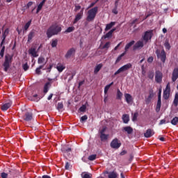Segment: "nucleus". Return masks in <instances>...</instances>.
I'll return each instance as SVG.
<instances>
[{
  "mask_svg": "<svg viewBox=\"0 0 178 178\" xmlns=\"http://www.w3.org/2000/svg\"><path fill=\"white\" fill-rule=\"evenodd\" d=\"M115 31H116L115 28L111 29L110 31H108L106 35L103 36V38H104V40H106V38H111V37H112L113 34V32Z\"/></svg>",
  "mask_w": 178,
  "mask_h": 178,
  "instance_id": "nucleus-21",
  "label": "nucleus"
},
{
  "mask_svg": "<svg viewBox=\"0 0 178 178\" xmlns=\"http://www.w3.org/2000/svg\"><path fill=\"white\" fill-rule=\"evenodd\" d=\"M132 66L133 65H131V63H127V64L123 65L122 67H120L114 73V76H118V74H119L120 73H123V72H127V70H129V69H131Z\"/></svg>",
  "mask_w": 178,
  "mask_h": 178,
  "instance_id": "nucleus-5",
  "label": "nucleus"
},
{
  "mask_svg": "<svg viewBox=\"0 0 178 178\" xmlns=\"http://www.w3.org/2000/svg\"><path fill=\"white\" fill-rule=\"evenodd\" d=\"M134 44H136V41L134 40H131L130 42H129L128 44H126L125 47H124V49H125V54L126 52H127V51H129V49L131 47H133V45H134Z\"/></svg>",
  "mask_w": 178,
  "mask_h": 178,
  "instance_id": "nucleus-23",
  "label": "nucleus"
},
{
  "mask_svg": "<svg viewBox=\"0 0 178 178\" xmlns=\"http://www.w3.org/2000/svg\"><path fill=\"white\" fill-rule=\"evenodd\" d=\"M122 131L127 133V134H133V129L131 127H122Z\"/></svg>",
  "mask_w": 178,
  "mask_h": 178,
  "instance_id": "nucleus-17",
  "label": "nucleus"
},
{
  "mask_svg": "<svg viewBox=\"0 0 178 178\" xmlns=\"http://www.w3.org/2000/svg\"><path fill=\"white\" fill-rule=\"evenodd\" d=\"M81 176L82 178H92V174L88 172H83L81 174Z\"/></svg>",
  "mask_w": 178,
  "mask_h": 178,
  "instance_id": "nucleus-26",
  "label": "nucleus"
},
{
  "mask_svg": "<svg viewBox=\"0 0 178 178\" xmlns=\"http://www.w3.org/2000/svg\"><path fill=\"white\" fill-rule=\"evenodd\" d=\"M12 63V56L9 54L5 56V61L3 63L4 67V72H8L9 67H10V64Z\"/></svg>",
  "mask_w": 178,
  "mask_h": 178,
  "instance_id": "nucleus-4",
  "label": "nucleus"
},
{
  "mask_svg": "<svg viewBox=\"0 0 178 178\" xmlns=\"http://www.w3.org/2000/svg\"><path fill=\"white\" fill-rule=\"evenodd\" d=\"M102 66H104V65H102V63H100V64L96 65V67H95V70H94L95 74H97L98 73V72H99V70H101V69H102Z\"/></svg>",
  "mask_w": 178,
  "mask_h": 178,
  "instance_id": "nucleus-30",
  "label": "nucleus"
},
{
  "mask_svg": "<svg viewBox=\"0 0 178 178\" xmlns=\"http://www.w3.org/2000/svg\"><path fill=\"white\" fill-rule=\"evenodd\" d=\"M155 53L157 56V59H161L163 63L166 62V52H165V49H156Z\"/></svg>",
  "mask_w": 178,
  "mask_h": 178,
  "instance_id": "nucleus-3",
  "label": "nucleus"
},
{
  "mask_svg": "<svg viewBox=\"0 0 178 178\" xmlns=\"http://www.w3.org/2000/svg\"><path fill=\"white\" fill-rule=\"evenodd\" d=\"M52 67H54V65L52 64H50L49 67H47V73H51Z\"/></svg>",
  "mask_w": 178,
  "mask_h": 178,
  "instance_id": "nucleus-57",
  "label": "nucleus"
},
{
  "mask_svg": "<svg viewBox=\"0 0 178 178\" xmlns=\"http://www.w3.org/2000/svg\"><path fill=\"white\" fill-rule=\"evenodd\" d=\"M112 86H113V82H111L110 84L105 86V88H104L105 95H106V94H108V91H109V89L111 88V87H112Z\"/></svg>",
  "mask_w": 178,
  "mask_h": 178,
  "instance_id": "nucleus-35",
  "label": "nucleus"
},
{
  "mask_svg": "<svg viewBox=\"0 0 178 178\" xmlns=\"http://www.w3.org/2000/svg\"><path fill=\"white\" fill-rule=\"evenodd\" d=\"M65 169L66 170H69V169H70V163L69 162L65 163Z\"/></svg>",
  "mask_w": 178,
  "mask_h": 178,
  "instance_id": "nucleus-55",
  "label": "nucleus"
},
{
  "mask_svg": "<svg viewBox=\"0 0 178 178\" xmlns=\"http://www.w3.org/2000/svg\"><path fill=\"white\" fill-rule=\"evenodd\" d=\"M99 137L101 141H106V140H108V138H109V134H102L99 135Z\"/></svg>",
  "mask_w": 178,
  "mask_h": 178,
  "instance_id": "nucleus-29",
  "label": "nucleus"
},
{
  "mask_svg": "<svg viewBox=\"0 0 178 178\" xmlns=\"http://www.w3.org/2000/svg\"><path fill=\"white\" fill-rule=\"evenodd\" d=\"M86 109H87V107L86 106V105H83L79 108L80 112H86Z\"/></svg>",
  "mask_w": 178,
  "mask_h": 178,
  "instance_id": "nucleus-54",
  "label": "nucleus"
},
{
  "mask_svg": "<svg viewBox=\"0 0 178 178\" xmlns=\"http://www.w3.org/2000/svg\"><path fill=\"white\" fill-rule=\"evenodd\" d=\"M30 26H31V19L29 20L25 25L24 27V31H27L29 30V28L30 27Z\"/></svg>",
  "mask_w": 178,
  "mask_h": 178,
  "instance_id": "nucleus-38",
  "label": "nucleus"
},
{
  "mask_svg": "<svg viewBox=\"0 0 178 178\" xmlns=\"http://www.w3.org/2000/svg\"><path fill=\"white\" fill-rule=\"evenodd\" d=\"M31 6H33V1H29V2L26 4V9H29Z\"/></svg>",
  "mask_w": 178,
  "mask_h": 178,
  "instance_id": "nucleus-59",
  "label": "nucleus"
},
{
  "mask_svg": "<svg viewBox=\"0 0 178 178\" xmlns=\"http://www.w3.org/2000/svg\"><path fill=\"white\" fill-rule=\"evenodd\" d=\"M23 70H24V72H27V70H29V64L27 63H26L25 64H23L22 65Z\"/></svg>",
  "mask_w": 178,
  "mask_h": 178,
  "instance_id": "nucleus-51",
  "label": "nucleus"
},
{
  "mask_svg": "<svg viewBox=\"0 0 178 178\" xmlns=\"http://www.w3.org/2000/svg\"><path fill=\"white\" fill-rule=\"evenodd\" d=\"M33 37H35V31L32 30L29 32V33L28 34V40H27V42L30 43L31 42V41L33 40Z\"/></svg>",
  "mask_w": 178,
  "mask_h": 178,
  "instance_id": "nucleus-15",
  "label": "nucleus"
},
{
  "mask_svg": "<svg viewBox=\"0 0 178 178\" xmlns=\"http://www.w3.org/2000/svg\"><path fill=\"white\" fill-rule=\"evenodd\" d=\"M72 31H74V26H70L66 29L65 33H72Z\"/></svg>",
  "mask_w": 178,
  "mask_h": 178,
  "instance_id": "nucleus-45",
  "label": "nucleus"
},
{
  "mask_svg": "<svg viewBox=\"0 0 178 178\" xmlns=\"http://www.w3.org/2000/svg\"><path fill=\"white\" fill-rule=\"evenodd\" d=\"M87 119H88V117L86 115L82 116L80 119L81 123H84V122H86V120H87Z\"/></svg>",
  "mask_w": 178,
  "mask_h": 178,
  "instance_id": "nucleus-46",
  "label": "nucleus"
},
{
  "mask_svg": "<svg viewBox=\"0 0 178 178\" xmlns=\"http://www.w3.org/2000/svg\"><path fill=\"white\" fill-rule=\"evenodd\" d=\"M38 178H51V176H49V175H43L42 177H38Z\"/></svg>",
  "mask_w": 178,
  "mask_h": 178,
  "instance_id": "nucleus-64",
  "label": "nucleus"
},
{
  "mask_svg": "<svg viewBox=\"0 0 178 178\" xmlns=\"http://www.w3.org/2000/svg\"><path fill=\"white\" fill-rule=\"evenodd\" d=\"M57 109L58 111H60V109H63V103L58 102V104H57Z\"/></svg>",
  "mask_w": 178,
  "mask_h": 178,
  "instance_id": "nucleus-50",
  "label": "nucleus"
},
{
  "mask_svg": "<svg viewBox=\"0 0 178 178\" xmlns=\"http://www.w3.org/2000/svg\"><path fill=\"white\" fill-rule=\"evenodd\" d=\"M161 105H162L161 98H158L156 107V112H159V111H161Z\"/></svg>",
  "mask_w": 178,
  "mask_h": 178,
  "instance_id": "nucleus-27",
  "label": "nucleus"
},
{
  "mask_svg": "<svg viewBox=\"0 0 178 178\" xmlns=\"http://www.w3.org/2000/svg\"><path fill=\"white\" fill-rule=\"evenodd\" d=\"M4 54H5V46H3L0 51V59H2V58H3Z\"/></svg>",
  "mask_w": 178,
  "mask_h": 178,
  "instance_id": "nucleus-42",
  "label": "nucleus"
},
{
  "mask_svg": "<svg viewBox=\"0 0 178 178\" xmlns=\"http://www.w3.org/2000/svg\"><path fill=\"white\" fill-rule=\"evenodd\" d=\"M122 120H123V122L125 123V124H127V123L130 122V116L127 114H124L122 115Z\"/></svg>",
  "mask_w": 178,
  "mask_h": 178,
  "instance_id": "nucleus-25",
  "label": "nucleus"
},
{
  "mask_svg": "<svg viewBox=\"0 0 178 178\" xmlns=\"http://www.w3.org/2000/svg\"><path fill=\"white\" fill-rule=\"evenodd\" d=\"M109 47H111V42H107L106 44L103 46L102 49H109Z\"/></svg>",
  "mask_w": 178,
  "mask_h": 178,
  "instance_id": "nucleus-47",
  "label": "nucleus"
},
{
  "mask_svg": "<svg viewBox=\"0 0 178 178\" xmlns=\"http://www.w3.org/2000/svg\"><path fill=\"white\" fill-rule=\"evenodd\" d=\"M110 145L111 148H113L114 149H118V148H120L122 143H120V140H119L118 138H115L111 141Z\"/></svg>",
  "mask_w": 178,
  "mask_h": 178,
  "instance_id": "nucleus-6",
  "label": "nucleus"
},
{
  "mask_svg": "<svg viewBox=\"0 0 178 178\" xmlns=\"http://www.w3.org/2000/svg\"><path fill=\"white\" fill-rule=\"evenodd\" d=\"M143 38L144 41L148 42V40L152 38V31H147L146 32H145Z\"/></svg>",
  "mask_w": 178,
  "mask_h": 178,
  "instance_id": "nucleus-10",
  "label": "nucleus"
},
{
  "mask_svg": "<svg viewBox=\"0 0 178 178\" xmlns=\"http://www.w3.org/2000/svg\"><path fill=\"white\" fill-rule=\"evenodd\" d=\"M173 104L175 106H178V92L175 93Z\"/></svg>",
  "mask_w": 178,
  "mask_h": 178,
  "instance_id": "nucleus-37",
  "label": "nucleus"
},
{
  "mask_svg": "<svg viewBox=\"0 0 178 178\" xmlns=\"http://www.w3.org/2000/svg\"><path fill=\"white\" fill-rule=\"evenodd\" d=\"M97 159V154H92L88 156L89 161H95Z\"/></svg>",
  "mask_w": 178,
  "mask_h": 178,
  "instance_id": "nucleus-44",
  "label": "nucleus"
},
{
  "mask_svg": "<svg viewBox=\"0 0 178 178\" xmlns=\"http://www.w3.org/2000/svg\"><path fill=\"white\" fill-rule=\"evenodd\" d=\"M63 152H70V151H72V148L69 147L66 149H65V148L63 149Z\"/></svg>",
  "mask_w": 178,
  "mask_h": 178,
  "instance_id": "nucleus-62",
  "label": "nucleus"
},
{
  "mask_svg": "<svg viewBox=\"0 0 178 178\" xmlns=\"http://www.w3.org/2000/svg\"><path fill=\"white\" fill-rule=\"evenodd\" d=\"M81 17H83V11L79 13L76 16L75 19H74L73 24H76L79 20H81Z\"/></svg>",
  "mask_w": 178,
  "mask_h": 178,
  "instance_id": "nucleus-20",
  "label": "nucleus"
},
{
  "mask_svg": "<svg viewBox=\"0 0 178 178\" xmlns=\"http://www.w3.org/2000/svg\"><path fill=\"white\" fill-rule=\"evenodd\" d=\"M76 54V49L71 48L70 49L65 55V59H70L72 56H73Z\"/></svg>",
  "mask_w": 178,
  "mask_h": 178,
  "instance_id": "nucleus-9",
  "label": "nucleus"
},
{
  "mask_svg": "<svg viewBox=\"0 0 178 178\" xmlns=\"http://www.w3.org/2000/svg\"><path fill=\"white\" fill-rule=\"evenodd\" d=\"M165 123H166V120H161L159 122V126L162 125V124H165Z\"/></svg>",
  "mask_w": 178,
  "mask_h": 178,
  "instance_id": "nucleus-63",
  "label": "nucleus"
},
{
  "mask_svg": "<svg viewBox=\"0 0 178 178\" xmlns=\"http://www.w3.org/2000/svg\"><path fill=\"white\" fill-rule=\"evenodd\" d=\"M164 47L166 49H170V44L169 43V42L165 41V42L164 43Z\"/></svg>",
  "mask_w": 178,
  "mask_h": 178,
  "instance_id": "nucleus-52",
  "label": "nucleus"
},
{
  "mask_svg": "<svg viewBox=\"0 0 178 178\" xmlns=\"http://www.w3.org/2000/svg\"><path fill=\"white\" fill-rule=\"evenodd\" d=\"M152 98H154V90L150 89L149 90V96L146 101H148L149 102V101H151V99H152Z\"/></svg>",
  "mask_w": 178,
  "mask_h": 178,
  "instance_id": "nucleus-32",
  "label": "nucleus"
},
{
  "mask_svg": "<svg viewBox=\"0 0 178 178\" xmlns=\"http://www.w3.org/2000/svg\"><path fill=\"white\" fill-rule=\"evenodd\" d=\"M163 76L161 71H156L155 81L157 83H162V77Z\"/></svg>",
  "mask_w": 178,
  "mask_h": 178,
  "instance_id": "nucleus-11",
  "label": "nucleus"
},
{
  "mask_svg": "<svg viewBox=\"0 0 178 178\" xmlns=\"http://www.w3.org/2000/svg\"><path fill=\"white\" fill-rule=\"evenodd\" d=\"M105 131H106V127H104L99 131V135L105 134Z\"/></svg>",
  "mask_w": 178,
  "mask_h": 178,
  "instance_id": "nucleus-56",
  "label": "nucleus"
},
{
  "mask_svg": "<svg viewBox=\"0 0 178 178\" xmlns=\"http://www.w3.org/2000/svg\"><path fill=\"white\" fill-rule=\"evenodd\" d=\"M46 0H42L40 4L38 6L36 13H38L41 9H42V6H44V3H45Z\"/></svg>",
  "mask_w": 178,
  "mask_h": 178,
  "instance_id": "nucleus-33",
  "label": "nucleus"
},
{
  "mask_svg": "<svg viewBox=\"0 0 178 178\" xmlns=\"http://www.w3.org/2000/svg\"><path fill=\"white\" fill-rule=\"evenodd\" d=\"M123 97V93H122V92H120V89L117 90V97H116V99H122V97Z\"/></svg>",
  "mask_w": 178,
  "mask_h": 178,
  "instance_id": "nucleus-39",
  "label": "nucleus"
},
{
  "mask_svg": "<svg viewBox=\"0 0 178 178\" xmlns=\"http://www.w3.org/2000/svg\"><path fill=\"white\" fill-rule=\"evenodd\" d=\"M147 77L152 80L154 79V72L151 71L148 72Z\"/></svg>",
  "mask_w": 178,
  "mask_h": 178,
  "instance_id": "nucleus-49",
  "label": "nucleus"
},
{
  "mask_svg": "<svg viewBox=\"0 0 178 178\" xmlns=\"http://www.w3.org/2000/svg\"><path fill=\"white\" fill-rule=\"evenodd\" d=\"M62 31V26L57 24H52L47 31V35L48 38H51L53 35H58Z\"/></svg>",
  "mask_w": 178,
  "mask_h": 178,
  "instance_id": "nucleus-1",
  "label": "nucleus"
},
{
  "mask_svg": "<svg viewBox=\"0 0 178 178\" xmlns=\"http://www.w3.org/2000/svg\"><path fill=\"white\" fill-rule=\"evenodd\" d=\"M97 13H98V7H94L92 9L88 11V16L86 17L87 22H92L94 19H95V16H97Z\"/></svg>",
  "mask_w": 178,
  "mask_h": 178,
  "instance_id": "nucleus-2",
  "label": "nucleus"
},
{
  "mask_svg": "<svg viewBox=\"0 0 178 178\" xmlns=\"http://www.w3.org/2000/svg\"><path fill=\"white\" fill-rule=\"evenodd\" d=\"M154 134H155V133L154 132V130L151 129H148L146 132L144 134V136L146 138H149L150 137H152V136H154Z\"/></svg>",
  "mask_w": 178,
  "mask_h": 178,
  "instance_id": "nucleus-16",
  "label": "nucleus"
},
{
  "mask_svg": "<svg viewBox=\"0 0 178 178\" xmlns=\"http://www.w3.org/2000/svg\"><path fill=\"white\" fill-rule=\"evenodd\" d=\"M163 97L164 99H169V97H170V84H167L165 89L163 91Z\"/></svg>",
  "mask_w": 178,
  "mask_h": 178,
  "instance_id": "nucleus-7",
  "label": "nucleus"
},
{
  "mask_svg": "<svg viewBox=\"0 0 178 178\" xmlns=\"http://www.w3.org/2000/svg\"><path fill=\"white\" fill-rule=\"evenodd\" d=\"M108 175V178H118L119 175L115 171L113 172H106Z\"/></svg>",
  "mask_w": 178,
  "mask_h": 178,
  "instance_id": "nucleus-18",
  "label": "nucleus"
},
{
  "mask_svg": "<svg viewBox=\"0 0 178 178\" xmlns=\"http://www.w3.org/2000/svg\"><path fill=\"white\" fill-rule=\"evenodd\" d=\"M45 62V58L44 57H39L38 60V65H41Z\"/></svg>",
  "mask_w": 178,
  "mask_h": 178,
  "instance_id": "nucleus-43",
  "label": "nucleus"
},
{
  "mask_svg": "<svg viewBox=\"0 0 178 178\" xmlns=\"http://www.w3.org/2000/svg\"><path fill=\"white\" fill-rule=\"evenodd\" d=\"M124 97L127 104H130V102L133 101V97H131V95L129 93H125Z\"/></svg>",
  "mask_w": 178,
  "mask_h": 178,
  "instance_id": "nucleus-22",
  "label": "nucleus"
},
{
  "mask_svg": "<svg viewBox=\"0 0 178 178\" xmlns=\"http://www.w3.org/2000/svg\"><path fill=\"white\" fill-rule=\"evenodd\" d=\"M124 55H126V52H124V53H122L121 55H120V56L117 58V59H116V60H115V63H119V62H120V60H122V58H123V56H124Z\"/></svg>",
  "mask_w": 178,
  "mask_h": 178,
  "instance_id": "nucleus-40",
  "label": "nucleus"
},
{
  "mask_svg": "<svg viewBox=\"0 0 178 178\" xmlns=\"http://www.w3.org/2000/svg\"><path fill=\"white\" fill-rule=\"evenodd\" d=\"M178 79V68H175L172 74V81L175 83Z\"/></svg>",
  "mask_w": 178,
  "mask_h": 178,
  "instance_id": "nucleus-13",
  "label": "nucleus"
},
{
  "mask_svg": "<svg viewBox=\"0 0 178 178\" xmlns=\"http://www.w3.org/2000/svg\"><path fill=\"white\" fill-rule=\"evenodd\" d=\"M143 47L144 42L139 40L134 45L133 51H137V49H140V48H143Z\"/></svg>",
  "mask_w": 178,
  "mask_h": 178,
  "instance_id": "nucleus-12",
  "label": "nucleus"
},
{
  "mask_svg": "<svg viewBox=\"0 0 178 178\" xmlns=\"http://www.w3.org/2000/svg\"><path fill=\"white\" fill-rule=\"evenodd\" d=\"M35 73H36V74H38V75L41 74V70H40V68H38V67L36 68Z\"/></svg>",
  "mask_w": 178,
  "mask_h": 178,
  "instance_id": "nucleus-61",
  "label": "nucleus"
},
{
  "mask_svg": "<svg viewBox=\"0 0 178 178\" xmlns=\"http://www.w3.org/2000/svg\"><path fill=\"white\" fill-rule=\"evenodd\" d=\"M116 23L115 22H111L109 24H107L105 28V31H108V30H111L113 26H115Z\"/></svg>",
  "mask_w": 178,
  "mask_h": 178,
  "instance_id": "nucleus-31",
  "label": "nucleus"
},
{
  "mask_svg": "<svg viewBox=\"0 0 178 178\" xmlns=\"http://www.w3.org/2000/svg\"><path fill=\"white\" fill-rule=\"evenodd\" d=\"M56 69L58 70V72H59V73H62L63 70H65V69H66V67H65V65L58 63L56 66Z\"/></svg>",
  "mask_w": 178,
  "mask_h": 178,
  "instance_id": "nucleus-28",
  "label": "nucleus"
},
{
  "mask_svg": "<svg viewBox=\"0 0 178 178\" xmlns=\"http://www.w3.org/2000/svg\"><path fill=\"white\" fill-rule=\"evenodd\" d=\"M1 178H7L8 177V174L6 172H2L1 174Z\"/></svg>",
  "mask_w": 178,
  "mask_h": 178,
  "instance_id": "nucleus-60",
  "label": "nucleus"
},
{
  "mask_svg": "<svg viewBox=\"0 0 178 178\" xmlns=\"http://www.w3.org/2000/svg\"><path fill=\"white\" fill-rule=\"evenodd\" d=\"M50 87H51V82H47V83L44 84L43 92H44V94H47V92H48V91H49Z\"/></svg>",
  "mask_w": 178,
  "mask_h": 178,
  "instance_id": "nucleus-24",
  "label": "nucleus"
},
{
  "mask_svg": "<svg viewBox=\"0 0 178 178\" xmlns=\"http://www.w3.org/2000/svg\"><path fill=\"white\" fill-rule=\"evenodd\" d=\"M41 98L38 97V95H34L31 97V101H33L34 102H38Z\"/></svg>",
  "mask_w": 178,
  "mask_h": 178,
  "instance_id": "nucleus-36",
  "label": "nucleus"
},
{
  "mask_svg": "<svg viewBox=\"0 0 178 178\" xmlns=\"http://www.w3.org/2000/svg\"><path fill=\"white\" fill-rule=\"evenodd\" d=\"M12 106V102H9L8 103H5L1 106V111H3L4 112L8 111L10 107Z\"/></svg>",
  "mask_w": 178,
  "mask_h": 178,
  "instance_id": "nucleus-14",
  "label": "nucleus"
},
{
  "mask_svg": "<svg viewBox=\"0 0 178 178\" xmlns=\"http://www.w3.org/2000/svg\"><path fill=\"white\" fill-rule=\"evenodd\" d=\"M147 62L148 63H152V62H154V57L150 56L147 58Z\"/></svg>",
  "mask_w": 178,
  "mask_h": 178,
  "instance_id": "nucleus-58",
  "label": "nucleus"
},
{
  "mask_svg": "<svg viewBox=\"0 0 178 178\" xmlns=\"http://www.w3.org/2000/svg\"><path fill=\"white\" fill-rule=\"evenodd\" d=\"M178 123V117H175L172 120H171V124H173V126H176Z\"/></svg>",
  "mask_w": 178,
  "mask_h": 178,
  "instance_id": "nucleus-41",
  "label": "nucleus"
},
{
  "mask_svg": "<svg viewBox=\"0 0 178 178\" xmlns=\"http://www.w3.org/2000/svg\"><path fill=\"white\" fill-rule=\"evenodd\" d=\"M137 118H138V113H134L132 118L133 122H136V120H137Z\"/></svg>",
  "mask_w": 178,
  "mask_h": 178,
  "instance_id": "nucleus-53",
  "label": "nucleus"
},
{
  "mask_svg": "<svg viewBox=\"0 0 178 178\" xmlns=\"http://www.w3.org/2000/svg\"><path fill=\"white\" fill-rule=\"evenodd\" d=\"M29 55H31L33 58H37L38 55L37 54V50H35V48H31L29 50Z\"/></svg>",
  "mask_w": 178,
  "mask_h": 178,
  "instance_id": "nucleus-19",
  "label": "nucleus"
},
{
  "mask_svg": "<svg viewBox=\"0 0 178 178\" xmlns=\"http://www.w3.org/2000/svg\"><path fill=\"white\" fill-rule=\"evenodd\" d=\"M56 45H58V40L57 39L53 40L52 42H51L52 48H55V47H56Z\"/></svg>",
  "mask_w": 178,
  "mask_h": 178,
  "instance_id": "nucleus-48",
  "label": "nucleus"
},
{
  "mask_svg": "<svg viewBox=\"0 0 178 178\" xmlns=\"http://www.w3.org/2000/svg\"><path fill=\"white\" fill-rule=\"evenodd\" d=\"M22 118L25 122H31L33 120V113L26 111Z\"/></svg>",
  "mask_w": 178,
  "mask_h": 178,
  "instance_id": "nucleus-8",
  "label": "nucleus"
},
{
  "mask_svg": "<svg viewBox=\"0 0 178 178\" xmlns=\"http://www.w3.org/2000/svg\"><path fill=\"white\" fill-rule=\"evenodd\" d=\"M119 3V1H115V7L113 9L112 12L113 13H114V15H118V4Z\"/></svg>",
  "mask_w": 178,
  "mask_h": 178,
  "instance_id": "nucleus-34",
  "label": "nucleus"
}]
</instances>
